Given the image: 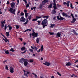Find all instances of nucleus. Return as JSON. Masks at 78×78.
I'll return each mask as SVG.
<instances>
[{"instance_id":"f257e3e1","label":"nucleus","mask_w":78,"mask_h":78,"mask_svg":"<svg viewBox=\"0 0 78 78\" xmlns=\"http://www.w3.org/2000/svg\"><path fill=\"white\" fill-rule=\"evenodd\" d=\"M48 23L47 22V19H44L42 21L41 25H42L47 26Z\"/></svg>"},{"instance_id":"f03ea898","label":"nucleus","mask_w":78,"mask_h":78,"mask_svg":"<svg viewBox=\"0 0 78 78\" xmlns=\"http://www.w3.org/2000/svg\"><path fill=\"white\" fill-rule=\"evenodd\" d=\"M24 62V65L25 66H27V68L30 67V64L27 62V60L25 59Z\"/></svg>"},{"instance_id":"7ed1b4c3","label":"nucleus","mask_w":78,"mask_h":78,"mask_svg":"<svg viewBox=\"0 0 78 78\" xmlns=\"http://www.w3.org/2000/svg\"><path fill=\"white\" fill-rule=\"evenodd\" d=\"M9 11L12 13V14H13L14 15H15V12H16V9H14L13 10L12 8H10Z\"/></svg>"},{"instance_id":"20e7f679","label":"nucleus","mask_w":78,"mask_h":78,"mask_svg":"<svg viewBox=\"0 0 78 78\" xmlns=\"http://www.w3.org/2000/svg\"><path fill=\"white\" fill-rule=\"evenodd\" d=\"M62 14L63 16L65 17H67L68 18H70L71 17V16H69L67 13H65L63 12L62 13Z\"/></svg>"},{"instance_id":"39448f33","label":"nucleus","mask_w":78,"mask_h":78,"mask_svg":"<svg viewBox=\"0 0 78 78\" xmlns=\"http://www.w3.org/2000/svg\"><path fill=\"white\" fill-rule=\"evenodd\" d=\"M32 36H34V38H35V37H37L38 34L37 33L34 32L32 33Z\"/></svg>"},{"instance_id":"423d86ee","label":"nucleus","mask_w":78,"mask_h":78,"mask_svg":"<svg viewBox=\"0 0 78 78\" xmlns=\"http://www.w3.org/2000/svg\"><path fill=\"white\" fill-rule=\"evenodd\" d=\"M20 21L22 22H25L26 20L25 18H24L23 16H22L21 18L20 19Z\"/></svg>"},{"instance_id":"0eeeda50","label":"nucleus","mask_w":78,"mask_h":78,"mask_svg":"<svg viewBox=\"0 0 78 78\" xmlns=\"http://www.w3.org/2000/svg\"><path fill=\"white\" fill-rule=\"evenodd\" d=\"M70 2L69 1H67L66 2H66H63V4L64 5H67V6L68 7H69V6L70 5H69V3H70Z\"/></svg>"},{"instance_id":"6e6552de","label":"nucleus","mask_w":78,"mask_h":78,"mask_svg":"<svg viewBox=\"0 0 78 78\" xmlns=\"http://www.w3.org/2000/svg\"><path fill=\"white\" fill-rule=\"evenodd\" d=\"M53 2V5H54L53 6L54 9V10H55V9H57V7H56V4L55 1V0H54Z\"/></svg>"},{"instance_id":"1a4fd4ad","label":"nucleus","mask_w":78,"mask_h":78,"mask_svg":"<svg viewBox=\"0 0 78 78\" xmlns=\"http://www.w3.org/2000/svg\"><path fill=\"white\" fill-rule=\"evenodd\" d=\"M23 72H24V75L25 76H28L27 75L29 74L30 73V72L28 71H25V70H23Z\"/></svg>"},{"instance_id":"9d476101","label":"nucleus","mask_w":78,"mask_h":78,"mask_svg":"<svg viewBox=\"0 0 78 78\" xmlns=\"http://www.w3.org/2000/svg\"><path fill=\"white\" fill-rule=\"evenodd\" d=\"M10 5L12 8H14L15 7V3L14 2H12L10 3Z\"/></svg>"},{"instance_id":"9b49d317","label":"nucleus","mask_w":78,"mask_h":78,"mask_svg":"<svg viewBox=\"0 0 78 78\" xmlns=\"http://www.w3.org/2000/svg\"><path fill=\"white\" fill-rule=\"evenodd\" d=\"M10 72H11V73H12L13 72H14V68H13L12 66L10 67Z\"/></svg>"},{"instance_id":"f8f14e48","label":"nucleus","mask_w":78,"mask_h":78,"mask_svg":"<svg viewBox=\"0 0 78 78\" xmlns=\"http://www.w3.org/2000/svg\"><path fill=\"white\" fill-rule=\"evenodd\" d=\"M57 17L58 19V20H63V19H64L61 16H57Z\"/></svg>"},{"instance_id":"ddd939ff","label":"nucleus","mask_w":78,"mask_h":78,"mask_svg":"<svg viewBox=\"0 0 78 78\" xmlns=\"http://www.w3.org/2000/svg\"><path fill=\"white\" fill-rule=\"evenodd\" d=\"M2 36H3V37H5V39L4 38H3V40H4V41H5V42H9V40H7V39L6 38V37H5V36H4L3 35H2Z\"/></svg>"},{"instance_id":"4468645a","label":"nucleus","mask_w":78,"mask_h":78,"mask_svg":"<svg viewBox=\"0 0 78 78\" xmlns=\"http://www.w3.org/2000/svg\"><path fill=\"white\" fill-rule=\"evenodd\" d=\"M25 60V59L24 58H22L20 60V62L22 64L23 63V62H24Z\"/></svg>"},{"instance_id":"2eb2a0df","label":"nucleus","mask_w":78,"mask_h":78,"mask_svg":"<svg viewBox=\"0 0 78 78\" xmlns=\"http://www.w3.org/2000/svg\"><path fill=\"white\" fill-rule=\"evenodd\" d=\"M43 64L46 65V66H49L50 65V63L47 62H45V63H43Z\"/></svg>"},{"instance_id":"dca6fc26","label":"nucleus","mask_w":78,"mask_h":78,"mask_svg":"<svg viewBox=\"0 0 78 78\" xmlns=\"http://www.w3.org/2000/svg\"><path fill=\"white\" fill-rule=\"evenodd\" d=\"M48 0H44V1H43L42 2L43 5H44L46 3H47Z\"/></svg>"},{"instance_id":"f3484780","label":"nucleus","mask_w":78,"mask_h":78,"mask_svg":"<svg viewBox=\"0 0 78 78\" xmlns=\"http://www.w3.org/2000/svg\"><path fill=\"white\" fill-rule=\"evenodd\" d=\"M72 63L70 62H68L66 63V65L67 66H71Z\"/></svg>"},{"instance_id":"a211bd4d","label":"nucleus","mask_w":78,"mask_h":78,"mask_svg":"<svg viewBox=\"0 0 78 78\" xmlns=\"http://www.w3.org/2000/svg\"><path fill=\"white\" fill-rule=\"evenodd\" d=\"M73 20L72 21H71V23H74V22H75L76 21V19L75 18H73Z\"/></svg>"},{"instance_id":"6ab92c4d","label":"nucleus","mask_w":78,"mask_h":78,"mask_svg":"<svg viewBox=\"0 0 78 78\" xmlns=\"http://www.w3.org/2000/svg\"><path fill=\"white\" fill-rule=\"evenodd\" d=\"M3 51L5 52L6 54H8L9 53V51H8V50H3Z\"/></svg>"},{"instance_id":"aec40b11","label":"nucleus","mask_w":78,"mask_h":78,"mask_svg":"<svg viewBox=\"0 0 78 78\" xmlns=\"http://www.w3.org/2000/svg\"><path fill=\"white\" fill-rule=\"evenodd\" d=\"M53 3L52 2L51 3L50 5L48 6V8H51V7L52 6V5H53Z\"/></svg>"},{"instance_id":"412c9836","label":"nucleus","mask_w":78,"mask_h":78,"mask_svg":"<svg viewBox=\"0 0 78 78\" xmlns=\"http://www.w3.org/2000/svg\"><path fill=\"white\" fill-rule=\"evenodd\" d=\"M57 35L58 36V37H61V33L59 32L57 33Z\"/></svg>"},{"instance_id":"4be33fe9","label":"nucleus","mask_w":78,"mask_h":78,"mask_svg":"<svg viewBox=\"0 0 78 78\" xmlns=\"http://www.w3.org/2000/svg\"><path fill=\"white\" fill-rule=\"evenodd\" d=\"M26 49V48L25 47H22L21 48V51H23L24 50H25Z\"/></svg>"},{"instance_id":"5701e85b","label":"nucleus","mask_w":78,"mask_h":78,"mask_svg":"<svg viewBox=\"0 0 78 78\" xmlns=\"http://www.w3.org/2000/svg\"><path fill=\"white\" fill-rule=\"evenodd\" d=\"M41 51H42L43 50H44V47L43 46V45H42L41 46Z\"/></svg>"},{"instance_id":"b1692460","label":"nucleus","mask_w":78,"mask_h":78,"mask_svg":"<svg viewBox=\"0 0 78 78\" xmlns=\"http://www.w3.org/2000/svg\"><path fill=\"white\" fill-rule=\"evenodd\" d=\"M28 18H27V20L23 24V25H25L26 24H27L28 23Z\"/></svg>"},{"instance_id":"393cba45","label":"nucleus","mask_w":78,"mask_h":78,"mask_svg":"<svg viewBox=\"0 0 78 78\" xmlns=\"http://www.w3.org/2000/svg\"><path fill=\"white\" fill-rule=\"evenodd\" d=\"M8 27L9 28V30H11L12 29L11 26H10V25H8Z\"/></svg>"},{"instance_id":"a878e982","label":"nucleus","mask_w":78,"mask_h":78,"mask_svg":"<svg viewBox=\"0 0 78 78\" xmlns=\"http://www.w3.org/2000/svg\"><path fill=\"white\" fill-rule=\"evenodd\" d=\"M54 27H55V24H51V26L50 27L51 28H53Z\"/></svg>"},{"instance_id":"bb28decb","label":"nucleus","mask_w":78,"mask_h":78,"mask_svg":"<svg viewBox=\"0 0 78 78\" xmlns=\"http://www.w3.org/2000/svg\"><path fill=\"white\" fill-rule=\"evenodd\" d=\"M56 11L55 10H53L52 11V14H56Z\"/></svg>"},{"instance_id":"cd10ccee","label":"nucleus","mask_w":78,"mask_h":78,"mask_svg":"<svg viewBox=\"0 0 78 78\" xmlns=\"http://www.w3.org/2000/svg\"><path fill=\"white\" fill-rule=\"evenodd\" d=\"M9 51H12V52H14V51H15V50H14V49L12 48H11V49H10Z\"/></svg>"},{"instance_id":"c85d7f7f","label":"nucleus","mask_w":78,"mask_h":78,"mask_svg":"<svg viewBox=\"0 0 78 78\" xmlns=\"http://www.w3.org/2000/svg\"><path fill=\"white\" fill-rule=\"evenodd\" d=\"M5 20H4V21H1V24H5Z\"/></svg>"},{"instance_id":"c756f323","label":"nucleus","mask_w":78,"mask_h":78,"mask_svg":"<svg viewBox=\"0 0 78 78\" xmlns=\"http://www.w3.org/2000/svg\"><path fill=\"white\" fill-rule=\"evenodd\" d=\"M32 16L31 15H30L29 16H28V19L29 20H30L31 19Z\"/></svg>"},{"instance_id":"7c9ffc66","label":"nucleus","mask_w":78,"mask_h":78,"mask_svg":"<svg viewBox=\"0 0 78 78\" xmlns=\"http://www.w3.org/2000/svg\"><path fill=\"white\" fill-rule=\"evenodd\" d=\"M6 34L7 37H8V36H9V32H6Z\"/></svg>"},{"instance_id":"2f4dec72","label":"nucleus","mask_w":78,"mask_h":78,"mask_svg":"<svg viewBox=\"0 0 78 78\" xmlns=\"http://www.w3.org/2000/svg\"><path fill=\"white\" fill-rule=\"evenodd\" d=\"M39 38H37L36 42L37 44H39Z\"/></svg>"},{"instance_id":"473e14b6","label":"nucleus","mask_w":78,"mask_h":78,"mask_svg":"<svg viewBox=\"0 0 78 78\" xmlns=\"http://www.w3.org/2000/svg\"><path fill=\"white\" fill-rule=\"evenodd\" d=\"M1 26L2 28H3L4 27H5V24H2L1 25Z\"/></svg>"},{"instance_id":"72a5a7b5","label":"nucleus","mask_w":78,"mask_h":78,"mask_svg":"<svg viewBox=\"0 0 78 78\" xmlns=\"http://www.w3.org/2000/svg\"><path fill=\"white\" fill-rule=\"evenodd\" d=\"M36 19H37V20L39 19H41V16H36Z\"/></svg>"},{"instance_id":"f704fd0d","label":"nucleus","mask_w":78,"mask_h":78,"mask_svg":"<svg viewBox=\"0 0 78 78\" xmlns=\"http://www.w3.org/2000/svg\"><path fill=\"white\" fill-rule=\"evenodd\" d=\"M49 33L50 35H53L55 34L53 32H49Z\"/></svg>"},{"instance_id":"c9c22d12","label":"nucleus","mask_w":78,"mask_h":78,"mask_svg":"<svg viewBox=\"0 0 78 78\" xmlns=\"http://www.w3.org/2000/svg\"><path fill=\"white\" fill-rule=\"evenodd\" d=\"M29 51H30V52H31V53H33V50L31 49H29Z\"/></svg>"},{"instance_id":"e433bc0d","label":"nucleus","mask_w":78,"mask_h":78,"mask_svg":"<svg viewBox=\"0 0 78 78\" xmlns=\"http://www.w3.org/2000/svg\"><path fill=\"white\" fill-rule=\"evenodd\" d=\"M49 17V16H45L44 17V18H46V19H48Z\"/></svg>"},{"instance_id":"4c0bfd02","label":"nucleus","mask_w":78,"mask_h":78,"mask_svg":"<svg viewBox=\"0 0 78 78\" xmlns=\"http://www.w3.org/2000/svg\"><path fill=\"white\" fill-rule=\"evenodd\" d=\"M37 20V18H36V19H33L32 20V21L33 22H34V21H36Z\"/></svg>"},{"instance_id":"58836bf2","label":"nucleus","mask_w":78,"mask_h":78,"mask_svg":"<svg viewBox=\"0 0 78 78\" xmlns=\"http://www.w3.org/2000/svg\"><path fill=\"white\" fill-rule=\"evenodd\" d=\"M61 5H59L58 4H57V7H58V8H59V7H61Z\"/></svg>"},{"instance_id":"ea45409f","label":"nucleus","mask_w":78,"mask_h":78,"mask_svg":"<svg viewBox=\"0 0 78 78\" xmlns=\"http://www.w3.org/2000/svg\"><path fill=\"white\" fill-rule=\"evenodd\" d=\"M73 32L74 33V34H76V35H78V33H76V32L75 31L73 30Z\"/></svg>"},{"instance_id":"a19ab883","label":"nucleus","mask_w":78,"mask_h":78,"mask_svg":"<svg viewBox=\"0 0 78 78\" xmlns=\"http://www.w3.org/2000/svg\"><path fill=\"white\" fill-rule=\"evenodd\" d=\"M5 69H6V70H9L8 67V66H7V65L5 66Z\"/></svg>"},{"instance_id":"79ce46f5","label":"nucleus","mask_w":78,"mask_h":78,"mask_svg":"<svg viewBox=\"0 0 78 78\" xmlns=\"http://www.w3.org/2000/svg\"><path fill=\"white\" fill-rule=\"evenodd\" d=\"M7 27H8V26H6V24H5V31H6V29L7 28Z\"/></svg>"},{"instance_id":"37998d69","label":"nucleus","mask_w":78,"mask_h":78,"mask_svg":"<svg viewBox=\"0 0 78 78\" xmlns=\"http://www.w3.org/2000/svg\"><path fill=\"white\" fill-rule=\"evenodd\" d=\"M72 4V3L70 4V7L72 9H73V6Z\"/></svg>"},{"instance_id":"c03bdc74","label":"nucleus","mask_w":78,"mask_h":78,"mask_svg":"<svg viewBox=\"0 0 78 78\" xmlns=\"http://www.w3.org/2000/svg\"><path fill=\"white\" fill-rule=\"evenodd\" d=\"M39 8H40V9H42V4H41L40 5Z\"/></svg>"},{"instance_id":"a18cd8bd","label":"nucleus","mask_w":78,"mask_h":78,"mask_svg":"<svg viewBox=\"0 0 78 78\" xmlns=\"http://www.w3.org/2000/svg\"><path fill=\"white\" fill-rule=\"evenodd\" d=\"M26 51H27V50H26L24 52H21V53H22L23 54V53H26V52H27Z\"/></svg>"},{"instance_id":"49530a36","label":"nucleus","mask_w":78,"mask_h":78,"mask_svg":"<svg viewBox=\"0 0 78 78\" xmlns=\"http://www.w3.org/2000/svg\"><path fill=\"white\" fill-rule=\"evenodd\" d=\"M24 14H24V13H23V12H22L21 13V14L20 15V16H24Z\"/></svg>"},{"instance_id":"de8ad7c7","label":"nucleus","mask_w":78,"mask_h":78,"mask_svg":"<svg viewBox=\"0 0 78 78\" xmlns=\"http://www.w3.org/2000/svg\"><path fill=\"white\" fill-rule=\"evenodd\" d=\"M30 62H33V60L30 59Z\"/></svg>"},{"instance_id":"09e8293b","label":"nucleus","mask_w":78,"mask_h":78,"mask_svg":"<svg viewBox=\"0 0 78 78\" xmlns=\"http://www.w3.org/2000/svg\"><path fill=\"white\" fill-rule=\"evenodd\" d=\"M16 29H19V26H18V25L16 26Z\"/></svg>"},{"instance_id":"8fccbe9b","label":"nucleus","mask_w":78,"mask_h":78,"mask_svg":"<svg viewBox=\"0 0 78 78\" xmlns=\"http://www.w3.org/2000/svg\"><path fill=\"white\" fill-rule=\"evenodd\" d=\"M29 7V4H27L26 5V8H28Z\"/></svg>"},{"instance_id":"3c124183","label":"nucleus","mask_w":78,"mask_h":78,"mask_svg":"<svg viewBox=\"0 0 78 78\" xmlns=\"http://www.w3.org/2000/svg\"><path fill=\"white\" fill-rule=\"evenodd\" d=\"M71 15L72 17V18H74V16H73V15L72 14V13H71Z\"/></svg>"},{"instance_id":"603ef678","label":"nucleus","mask_w":78,"mask_h":78,"mask_svg":"<svg viewBox=\"0 0 78 78\" xmlns=\"http://www.w3.org/2000/svg\"><path fill=\"white\" fill-rule=\"evenodd\" d=\"M37 22L38 23V25H41V23H40V21H38Z\"/></svg>"},{"instance_id":"864d4df0","label":"nucleus","mask_w":78,"mask_h":78,"mask_svg":"<svg viewBox=\"0 0 78 78\" xmlns=\"http://www.w3.org/2000/svg\"><path fill=\"white\" fill-rule=\"evenodd\" d=\"M32 74H33L34 75V76H35V77H37V76L36 74H35L34 73H33Z\"/></svg>"},{"instance_id":"5fc2aeb1","label":"nucleus","mask_w":78,"mask_h":78,"mask_svg":"<svg viewBox=\"0 0 78 78\" xmlns=\"http://www.w3.org/2000/svg\"><path fill=\"white\" fill-rule=\"evenodd\" d=\"M26 17L27 18L28 16V14L27 13H25V14Z\"/></svg>"},{"instance_id":"6e6d98bb","label":"nucleus","mask_w":78,"mask_h":78,"mask_svg":"<svg viewBox=\"0 0 78 78\" xmlns=\"http://www.w3.org/2000/svg\"><path fill=\"white\" fill-rule=\"evenodd\" d=\"M23 1L26 4H27V0H23Z\"/></svg>"},{"instance_id":"4d7b16f0","label":"nucleus","mask_w":78,"mask_h":78,"mask_svg":"<svg viewBox=\"0 0 78 78\" xmlns=\"http://www.w3.org/2000/svg\"><path fill=\"white\" fill-rule=\"evenodd\" d=\"M24 12H25V13H26L27 12V11L25 9Z\"/></svg>"},{"instance_id":"13d9d810","label":"nucleus","mask_w":78,"mask_h":78,"mask_svg":"<svg viewBox=\"0 0 78 78\" xmlns=\"http://www.w3.org/2000/svg\"><path fill=\"white\" fill-rule=\"evenodd\" d=\"M20 11L19 10L17 13V15H19V13H20Z\"/></svg>"},{"instance_id":"bf43d9fd","label":"nucleus","mask_w":78,"mask_h":78,"mask_svg":"<svg viewBox=\"0 0 78 78\" xmlns=\"http://www.w3.org/2000/svg\"><path fill=\"white\" fill-rule=\"evenodd\" d=\"M7 5H9V1H8L6 3Z\"/></svg>"},{"instance_id":"052dcab7","label":"nucleus","mask_w":78,"mask_h":78,"mask_svg":"<svg viewBox=\"0 0 78 78\" xmlns=\"http://www.w3.org/2000/svg\"><path fill=\"white\" fill-rule=\"evenodd\" d=\"M57 74L58 75H59V76H61V75L60 74L59 72H58Z\"/></svg>"},{"instance_id":"680f3d73","label":"nucleus","mask_w":78,"mask_h":78,"mask_svg":"<svg viewBox=\"0 0 78 78\" xmlns=\"http://www.w3.org/2000/svg\"><path fill=\"white\" fill-rule=\"evenodd\" d=\"M42 25L43 26V28H45V27H46V26H45V25Z\"/></svg>"},{"instance_id":"e2e57ef3","label":"nucleus","mask_w":78,"mask_h":78,"mask_svg":"<svg viewBox=\"0 0 78 78\" xmlns=\"http://www.w3.org/2000/svg\"><path fill=\"white\" fill-rule=\"evenodd\" d=\"M27 31H28V29H27L25 31H24V32H27Z\"/></svg>"},{"instance_id":"0e129e2a","label":"nucleus","mask_w":78,"mask_h":78,"mask_svg":"<svg viewBox=\"0 0 78 78\" xmlns=\"http://www.w3.org/2000/svg\"><path fill=\"white\" fill-rule=\"evenodd\" d=\"M34 50L35 51H37V48H36V47H34Z\"/></svg>"},{"instance_id":"69168bd1","label":"nucleus","mask_w":78,"mask_h":78,"mask_svg":"<svg viewBox=\"0 0 78 78\" xmlns=\"http://www.w3.org/2000/svg\"><path fill=\"white\" fill-rule=\"evenodd\" d=\"M31 48H32V49H33V50H34V47L32 46H31Z\"/></svg>"},{"instance_id":"338daca9","label":"nucleus","mask_w":78,"mask_h":78,"mask_svg":"<svg viewBox=\"0 0 78 78\" xmlns=\"http://www.w3.org/2000/svg\"><path fill=\"white\" fill-rule=\"evenodd\" d=\"M40 51H41V49L39 50L38 51H37V53H39Z\"/></svg>"},{"instance_id":"774afa93","label":"nucleus","mask_w":78,"mask_h":78,"mask_svg":"<svg viewBox=\"0 0 78 78\" xmlns=\"http://www.w3.org/2000/svg\"><path fill=\"white\" fill-rule=\"evenodd\" d=\"M21 78H24L25 77H23V76H21Z\"/></svg>"}]
</instances>
